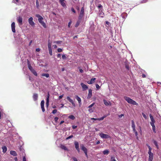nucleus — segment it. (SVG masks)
<instances>
[{
  "instance_id": "obj_1",
  "label": "nucleus",
  "mask_w": 161,
  "mask_h": 161,
  "mask_svg": "<svg viewBox=\"0 0 161 161\" xmlns=\"http://www.w3.org/2000/svg\"><path fill=\"white\" fill-rule=\"evenodd\" d=\"M148 148V153L149 154L148 161H153L154 157L153 153L152 152V148L148 144H146Z\"/></svg>"
},
{
  "instance_id": "obj_2",
  "label": "nucleus",
  "mask_w": 161,
  "mask_h": 161,
  "mask_svg": "<svg viewBox=\"0 0 161 161\" xmlns=\"http://www.w3.org/2000/svg\"><path fill=\"white\" fill-rule=\"evenodd\" d=\"M124 99L126 101L127 103L131 104L138 106V104L135 101L133 100L130 97L124 96Z\"/></svg>"
},
{
  "instance_id": "obj_3",
  "label": "nucleus",
  "mask_w": 161,
  "mask_h": 161,
  "mask_svg": "<svg viewBox=\"0 0 161 161\" xmlns=\"http://www.w3.org/2000/svg\"><path fill=\"white\" fill-rule=\"evenodd\" d=\"M36 16L38 18V21L39 23L44 28H46L47 26L46 23L43 21V18L40 14H36Z\"/></svg>"
},
{
  "instance_id": "obj_4",
  "label": "nucleus",
  "mask_w": 161,
  "mask_h": 161,
  "mask_svg": "<svg viewBox=\"0 0 161 161\" xmlns=\"http://www.w3.org/2000/svg\"><path fill=\"white\" fill-rule=\"evenodd\" d=\"M133 88L135 91L140 94L142 93L141 88L137 85L136 83L134 82L133 83Z\"/></svg>"
},
{
  "instance_id": "obj_5",
  "label": "nucleus",
  "mask_w": 161,
  "mask_h": 161,
  "mask_svg": "<svg viewBox=\"0 0 161 161\" xmlns=\"http://www.w3.org/2000/svg\"><path fill=\"white\" fill-rule=\"evenodd\" d=\"M89 30H90L92 32L94 31L95 28L96 27V25H94V22L92 21H90L89 22Z\"/></svg>"
},
{
  "instance_id": "obj_6",
  "label": "nucleus",
  "mask_w": 161,
  "mask_h": 161,
  "mask_svg": "<svg viewBox=\"0 0 161 161\" xmlns=\"http://www.w3.org/2000/svg\"><path fill=\"white\" fill-rule=\"evenodd\" d=\"M80 147L81 150L84 152L86 157H88V150L87 149L83 144L80 145Z\"/></svg>"
},
{
  "instance_id": "obj_7",
  "label": "nucleus",
  "mask_w": 161,
  "mask_h": 161,
  "mask_svg": "<svg viewBox=\"0 0 161 161\" xmlns=\"http://www.w3.org/2000/svg\"><path fill=\"white\" fill-rule=\"evenodd\" d=\"M19 144L20 145L19 146V151L21 153H24V154H25V150L22 146V145H24L23 142L22 141H20L19 142Z\"/></svg>"
},
{
  "instance_id": "obj_8",
  "label": "nucleus",
  "mask_w": 161,
  "mask_h": 161,
  "mask_svg": "<svg viewBox=\"0 0 161 161\" xmlns=\"http://www.w3.org/2000/svg\"><path fill=\"white\" fill-rule=\"evenodd\" d=\"M84 5L83 7H82L80 14H79V15L78 16V18H79V19H82V18L84 17V15H85V13H84Z\"/></svg>"
},
{
  "instance_id": "obj_9",
  "label": "nucleus",
  "mask_w": 161,
  "mask_h": 161,
  "mask_svg": "<svg viewBox=\"0 0 161 161\" xmlns=\"http://www.w3.org/2000/svg\"><path fill=\"white\" fill-rule=\"evenodd\" d=\"M130 64V62H128L127 60H126L124 62V64L125 68L127 70H130V73L132 74V73L130 70V68L129 66Z\"/></svg>"
},
{
  "instance_id": "obj_10",
  "label": "nucleus",
  "mask_w": 161,
  "mask_h": 161,
  "mask_svg": "<svg viewBox=\"0 0 161 161\" xmlns=\"http://www.w3.org/2000/svg\"><path fill=\"white\" fill-rule=\"evenodd\" d=\"M47 46L49 54L50 55L52 56L53 55L52 50L51 48V45L49 40L48 41Z\"/></svg>"
},
{
  "instance_id": "obj_11",
  "label": "nucleus",
  "mask_w": 161,
  "mask_h": 161,
  "mask_svg": "<svg viewBox=\"0 0 161 161\" xmlns=\"http://www.w3.org/2000/svg\"><path fill=\"white\" fill-rule=\"evenodd\" d=\"M50 96V95L49 93V92H47V97L46 98V106L47 108H48L49 105Z\"/></svg>"
},
{
  "instance_id": "obj_12",
  "label": "nucleus",
  "mask_w": 161,
  "mask_h": 161,
  "mask_svg": "<svg viewBox=\"0 0 161 161\" xmlns=\"http://www.w3.org/2000/svg\"><path fill=\"white\" fill-rule=\"evenodd\" d=\"M99 136L101 137L103 139H108L110 138V136L109 135L105 134L103 133H100Z\"/></svg>"
},
{
  "instance_id": "obj_13",
  "label": "nucleus",
  "mask_w": 161,
  "mask_h": 161,
  "mask_svg": "<svg viewBox=\"0 0 161 161\" xmlns=\"http://www.w3.org/2000/svg\"><path fill=\"white\" fill-rule=\"evenodd\" d=\"M28 22L29 24L32 27L35 26V24L33 21V18L32 17H31L28 19Z\"/></svg>"
},
{
  "instance_id": "obj_14",
  "label": "nucleus",
  "mask_w": 161,
  "mask_h": 161,
  "mask_svg": "<svg viewBox=\"0 0 161 161\" xmlns=\"http://www.w3.org/2000/svg\"><path fill=\"white\" fill-rule=\"evenodd\" d=\"M74 145L75 147L76 150H77L78 152L79 153L80 151L79 147V143L77 141H75L74 142Z\"/></svg>"
},
{
  "instance_id": "obj_15",
  "label": "nucleus",
  "mask_w": 161,
  "mask_h": 161,
  "mask_svg": "<svg viewBox=\"0 0 161 161\" xmlns=\"http://www.w3.org/2000/svg\"><path fill=\"white\" fill-rule=\"evenodd\" d=\"M17 21L19 26L22 25L23 24V19L21 17L19 16L17 18Z\"/></svg>"
},
{
  "instance_id": "obj_16",
  "label": "nucleus",
  "mask_w": 161,
  "mask_h": 161,
  "mask_svg": "<svg viewBox=\"0 0 161 161\" xmlns=\"http://www.w3.org/2000/svg\"><path fill=\"white\" fill-rule=\"evenodd\" d=\"M152 142L155 146L156 148L157 149H159V147L158 144V142H157V141L155 139H153L152 140Z\"/></svg>"
},
{
  "instance_id": "obj_17",
  "label": "nucleus",
  "mask_w": 161,
  "mask_h": 161,
  "mask_svg": "<svg viewBox=\"0 0 161 161\" xmlns=\"http://www.w3.org/2000/svg\"><path fill=\"white\" fill-rule=\"evenodd\" d=\"M66 98L67 100L72 104L74 107H75V104L74 101L71 99L69 96H67Z\"/></svg>"
},
{
  "instance_id": "obj_18",
  "label": "nucleus",
  "mask_w": 161,
  "mask_h": 161,
  "mask_svg": "<svg viewBox=\"0 0 161 161\" xmlns=\"http://www.w3.org/2000/svg\"><path fill=\"white\" fill-rule=\"evenodd\" d=\"M44 101L43 100H42L41 102V107L42 112H44L45 111V109L44 108Z\"/></svg>"
},
{
  "instance_id": "obj_19",
  "label": "nucleus",
  "mask_w": 161,
  "mask_h": 161,
  "mask_svg": "<svg viewBox=\"0 0 161 161\" xmlns=\"http://www.w3.org/2000/svg\"><path fill=\"white\" fill-rule=\"evenodd\" d=\"M11 26L12 31V32L14 33H15L16 32V31H15V23L14 22H13L12 23L11 25Z\"/></svg>"
},
{
  "instance_id": "obj_20",
  "label": "nucleus",
  "mask_w": 161,
  "mask_h": 161,
  "mask_svg": "<svg viewBox=\"0 0 161 161\" xmlns=\"http://www.w3.org/2000/svg\"><path fill=\"white\" fill-rule=\"evenodd\" d=\"M80 85L82 88V90L83 91H86L88 89V86L86 84H84L83 83H80Z\"/></svg>"
},
{
  "instance_id": "obj_21",
  "label": "nucleus",
  "mask_w": 161,
  "mask_h": 161,
  "mask_svg": "<svg viewBox=\"0 0 161 161\" xmlns=\"http://www.w3.org/2000/svg\"><path fill=\"white\" fill-rule=\"evenodd\" d=\"M27 63L28 68L31 71L33 70L34 69L33 68V67L31 66L30 62L29 60H27Z\"/></svg>"
},
{
  "instance_id": "obj_22",
  "label": "nucleus",
  "mask_w": 161,
  "mask_h": 161,
  "mask_svg": "<svg viewBox=\"0 0 161 161\" xmlns=\"http://www.w3.org/2000/svg\"><path fill=\"white\" fill-rule=\"evenodd\" d=\"M33 99L34 101L36 102L38 100V95L37 93H34L33 95Z\"/></svg>"
},
{
  "instance_id": "obj_23",
  "label": "nucleus",
  "mask_w": 161,
  "mask_h": 161,
  "mask_svg": "<svg viewBox=\"0 0 161 161\" xmlns=\"http://www.w3.org/2000/svg\"><path fill=\"white\" fill-rule=\"evenodd\" d=\"M59 3L64 8L66 7V5L64 3L65 0H59Z\"/></svg>"
},
{
  "instance_id": "obj_24",
  "label": "nucleus",
  "mask_w": 161,
  "mask_h": 161,
  "mask_svg": "<svg viewBox=\"0 0 161 161\" xmlns=\"http://www.w3.org/2000/svg\"><path fill=\"white\" fill-rule=\"evenodd\" d=\"M92 90L91 89H89L88 94L87 96V99H89L92 97Z\"/></svg>"
},
{
  "instance_id": "obj_25",
  "label": "nucleus",
  "mask_w": 161,
  "mask_h": 161,
  "mask_svg": "<svg viewBox=\"0 0 161 161\" xmlns=\"http://www.w3.org/2000/svg\"><path fill=\"white\" fill-rule=\"evenodd\" d=\"M82 19H79V18H78V20L77 21V22L75 24V27L77 28L78 26L79 25L80 23L81 22Z\"/></svg>"
},
{
  "instance_id": "obj_26",
  "label": "nucleus",
  "mask_w": 161,
  "mask_h": 161,
  "mask_svg": "<svg viewBox=\"0 0 161 161\" xmlns=\"http://www.w3.org/2000/svg\"><path fill=\"white\" fill-rule=\"evenodd\" d=\"M96 80V78L94 77H93L90 80V81H87V83L89 84H92L94 83Z\"/></svg>"
},
{
  "instance_id": "obj_27",
  "label": "nucleus",
  "mask_w": 161,
  "mask_h": 161,
  "mask_svg": "<svg viewBox=\"0 0 161 161\" xmlns=\"http://www.w3.org/2000/svg\"><path fill=\"white\" fill-rule=\"evenodd\" d=\"M149 117H150L151 120V122H150V124L155 123V119H154V118H153V116H152V114H149Z\"/></svg>"
},
{
  "instance_id": "obj_28",
  "label": "nucleus",
  "mask_w": 161,
  "mask_h": 161,
  "mask_svg": "<svg viewBox=\"0 0 161 161\" xmlns=\"http://www.w3.org/2000/svg\"><path fill=\"white\" fill-rule=\"evenodd\" d=\"M60 148L63 150H64L66 151H69V150L64 145L61 144L60 146Z\"/></svg>"
},
{
  "instance_id": "obj_29",
  "label": "nucleus",
  "mask_w": 161,
  "mask_h": 161,
  "mask_svg": "<svg viewBox=\"0 0 161 161\" xmlns=\"http://www.w3.org/2000/svg\"><path fill=\"white\" fill-rule=\"evenodd\" d=\"M75 97V98L78 101L79 103V105H81V99L80 98L79 96H78V95L76 96Z\"/></svg>"
},
{
  "instance_id": "obj_30",
  "label": "nucleus",
  "mask_w": 161,
  "mask_h": 161,
  "mask_svg": "<svg viewBox=\"0 0 161 161\" xmlns=\"http://www.w3.org/2000/svg\"><path fill=\"white\" fill-rule=\"evenodd\" d=\"M109 150L108 149H105L103 151V153L104 155H107L109 153Z\"/></svg>"
},
{
  "instance_id": "obj_31",
  "label": "nucleus",
  "mask_w": 161,
  "mask_h": 161,
  "mask_svg": "<svg viewBox=\"0 0 161 161\" xmlns=\"http://www.w3.org/2000/svg\"><path fill=\"white\" fill-rule=\"evenodd\" d=\"M97 8L98 11H101L102 10H103V7L101 4H99L97 6Z\"/></svg>"
},
{
  "instance_id": "obj_32",
  "label": "nucleus",
  "mask_w": 161,
  "mask_h": 161,
  "mask_svg": "<svg viewBox=\"0 0 161 161\" xmlns=\"http://www.w3.org/2000/svg\"><path fill=\"white\" fill-rule=\"evenodd\" d=\"M10 153L11 155L14 156H17L16 152L14 151L11 150L10 151Z\"/></svg>"
},
{
  "instance_id": "obj_33",
  "label": "nucleus",
  "mask_w": 161,
  "mask_h": 161,
  "mask_svg": "<svg viewBox=\"0 0 161 161\" xmlns=\"http://www.w3.org/2000/svg\"><path fill=\"white\" fill-rule=\"evenodd\" d=\"M103 101L104 104L106 106H108L111 105V103L110 102H108L105 100H104Z\"/></svg>"
},
{
  "instance_id": "obj_34",
  "label": "nucleus",
  "mask_w": 161,
  "mask_h": 161,
  "mask_svg": "<svg viewBox=\"0 0 161 161\" xmlns=\"http://www.w3.org/2000/svg\"><path fill=\"white\" fill-rule=\"evenodd\" d=\"M150 125L152 127V130L154 133H156V127L154 125V123L150 124Z\"/></svg>"
},
{
  "instance_id": "obj_35",
  "label": "nucleus",
  "mask_w": 161,
  "mask_h": 161,
  "mask_svg": "<svg viewBox=\"0 0 161 161\" xmlns=\"http://www.w3.org/2000/svg\"><path fill=\"white\" fill-rule=\"evenodd\" d=\"M131 127L132 128L133 130L136 129L135 125V124L133 120H131Z\"/></svg>"
},
{
  "instance_id": "obj_36",
  "label": "nucleus",
  "mask_w": 161,
  "mask_h": 161,
  "mask_svg": "<svg viewBox=\"0 0 161 161\" xmlns=\"http://www.w3.org/2000/svg\"><path fill=\"white\" fill-rule=\"evenodd\" d=\"M3 150V153H5L7 151V147L6 146H4L2 147Z\"/></svg>"
},
{
  "instance_id": "obj_37",
  "label": "nucleus",
  "mask_w": 161,
  "mask_h": 161,
  "mask_svg": "<svg viewBox=\"0 0 161 161\" xmlns=\"http://www.w3.org/2000/svg\"><path fill=\"white\" fill-rule=\"evenodd\" d=\"M103 10H102L101 11H99V15L102 18H103L104 17L103 16L104 15V13L103 12Z\"/></svg>"
},
{
  "instance_id": "obj_38",
  "label": "nucleus",
  "mask_w": 161,
  "mask_h": 161,
  "mask_svg": "<svg viewBox=\"0 0 161 161\" xmlns=\"http://www.w3.org/2000/svg\"><path fill=\"white\" fill-rule=\"evenodd\" d=\"M42 76H44L47 78L49 77V75L48 73H42Z\"/></svg>"
},
{
  "instance_id": "obj_39",
  "label": "nucleus",
  "mask_w": 161,
  "mask_h": 161,
  "mask_svg": "<svg viewBox=\"0 0 161 161\" xmlns=\"http://www.w3.org/2000/svg\"><path fill=\"white\" fill-rule=\"evenodd\" d=\"M68 118L72 120H74L75 119V117L72 114H71L69 115L68 116Z\"/></svg>"
},
{
  "instance_id": "obj_40",
  "label": "nucleus",
  "mask_w": 161,
  "mask_h": 161,
  "mask_svg": "<svg viewBox=\"0 0 161 161\" xmlns=\"http://www.w3.org/2000/svg\"><path fill=\"white\" fill-rule=\"evenodd\" d=\"M134 133H135V136L136 137V138L137 139H138V133L136 131V129L134 130H133Z\"/></svg>"
},
{
  "instance_id": "obj_41",
  "label": "nucleus",
  "mask_w": 161,
  "mask_h": 161,
  "mask_svg": "<svg viewBox=\"0 0 161 161\" xmlns=\"http://www.w3.org/2000/svg\"><path fill=\"white\" fill-rule=\"evenodd\" d=\"M105 25L106 27H110L111 25L110 23L108 21H106L105 22Z\"/></svg>"
},
{
  "instance_id": "obj_42",
  "label": "nucleus",
  "mask_w": 161,
  "mask_h": 161,
  "mask_svg": "<svg viewBox=\"0 0 161 161\" xmlns=\"http://www.w3.org/2000/svg\"><path fill=\"white\" fill-rule=\"evenodd\" d=\"M127 16V14L126 13H124L122 14V17L123 19H125Z\"/></svg>"
},
{
  "instance_id": "obj_43",
  "label": "nucleus",
  "mask_w": 161,
  "mask_h": 161,
  "mask_svg": "<svg viewBox=\"0 0 161 161\" xmlns=\"http://www.w3.org/2000/svg\"><path fill=\"white\" fill-rule=\"evenodd\" d=\"M35 76H37L38 75L37 73L34 69L31 71Z\"/></svg>"
},
{
  "instance_id": "obj_44",
  "label": "nucleus",
  "mask_w": 161,
  "mask_h": 161,
  "mask_svg": "<svg viewBox=\"0 0 161 161\" xmlns=\"http://www.w3.org/2000/svg\"><path fill=\"white\" fill-rule=\"evenodd\" d=\"M36 7L37 9H38L39 7V2L38 0H36Z\"/></svg>"
},
{
  "instance_id": "obj_45",
  "label": "nucleus",
  "mask_w": 161,
  "mask_h": 161,
  "mask_svg": "<svg viewBox=\"0 0 161 161\" xmlns=\"http://www.w3.org/2000/svg\"><path fill=\"white\" fill-rule=\"evenodd\" d=\"M142 115L145 119H148V117L144 113L142 112Z\"/></svg>"
},
{
  "instance_id": "obj_46",
  "label": "nucleus",
  "mask_w": 161,
  "mask_h": 161,
  "mask_svg": "<svg viewBox=\"0 0 161 161\" xmlns=\"http://www.w3.org/2000/svg\"><path fill=\"white\" fill-rule=\"evenodd\" d=\"M73 135H71L70 136H69L68 137H67L66 138V140H69V139H71L72 138H73Z\"/></svg>"
},
{
  "instance_id": "obj_47",
  "label": "nucleus",
  "mask_w": 161,
  "mask_h": 161,
  "mask_svg": "<svg viewBox=\"0 0 161 161\" xmlns=\"http://www.w3.org/2000/svg\"><path fill=\"white\" fill-rule=\"evenodd\" d=\"M139 132L140 133V134L141 135H142V128L141 127V126H139Z\"/></svg>"
},
{
  "instance_id": "obj_48",
  "label": "nucleus",
  "mask_w": 161,
  "mask_h": 161,
  "mask_svg": "<svg viewBox=\"0 0 161 161\" xmlns=\"http://www.w3.org/2000/svg\"><path fill=\"white\" fill-rule=\"evenodd\" d=\"M62 41H56L54 42L56 43V44H61L62 43Z\"/></svg>"
},
{
  "instance_id": "obj_49",
  "label": "nucleus",
  "mask_w": 161,
  "mask_h": 161,
  "mask_svg": "<svg viewBox=\"0 0 161 161\" xmlns=\"http://www.w3.org/2000/svg\"><path fill=\"white\" fill-rule=\"evenodd\" d=\"M111 161H117L114 156H112L111 158Z\"/></svg>"
},
{
  "instance_id": "obj_50",
  "label": "nucleus",
  "mask_w": 161,
  "mask_h": 161,
  "mask_svg": "<svg viewBox=\"0 0 161 161\" xmlns=\"http://www.w3.org/2000/svg\"><path fill=\"white\" fill-rule=\"evenodd\" d=\"M57 51L58 52H61L63 51V49L61 48H58L57 49Z\"/></svg>"
},
{
  "instance_id": "obj_51",
  "label": "nucleus",
  "mask_w": 161,
  "mask_h": 161,
  "mask_svg": "<svg viewBox=\"0 0 161 161\" xmlns=\"http://www.w3.org/2000/svg\"><path fill=\"white\" fill-rule=\"evenodd\" d=\"M148 0H142L140 1V3H145L147 2Z\"/></svg>"
},
{
  "instance_id": "obj_52",
  "label": "nucleus",
  "mask_w": 161,
  "mask_h": 161,
  "mask_svg": "<svg viewBox=\"0 0 161 161\" xmlns=\"http://www.w3.org/2000/svg\"><path fill=\"white\" fill-rule=\"evenodd\" d=\"M62 58L63 59H65L67 58V57L66 56V55L63 54L62 55Z\"/></svg>"
},
{
  "instance_id": "obj_53",
  "label": "nucleus",
  "mask_w": 161,
  "mask_h": 161,
  "mask_svg": "<svg viewBox=\"0 0 161 161\" xmlns=\"http://www.w3.org/2000/svg\"><path fill=\"white\" fill-rule=\"evenodd\" d=\"M95 104V103L94 102L92 104H91V105H89V106L88 107V108H92L94 105Z\"/></svg>"
},
{
  "instance_id": "obj_54",
  "label": "nucleus",
  "mask_w": 161,
  "mask_h": 161,
  "mask_svg": "<svg viewBox=\"0 0 161 161\" xmlns=\"http://www.w3.org/2000/svg\"><path fill=\"white\" fill-rule=\"evenodd\" d=\"M71 11L72 12H73L74 14H75L76 13V11L75 10V9L73 8L72 7L71 8Z\"/></svg>"
},
{
  "instance_id": "obj_55",
  "label": "nucleus",
  "mask_w": 161,
  "mask_h": 161,
  "mask_svg": "<svg viewBox=\"0 0 161 161\" xmlns=\"http://www.w3.org/2000/svg\"><path fill=\"white\" fill-rule=\"evenodd\" d=\"M96 87L97 90H99L100 88V86L97 84H96Z\"/></svg>"
},
{
  "instance_id": "obj_56",
  "label": "nucleus",
  "mask_w": 161,
  "mask_h": 161,
  "mask_svg": "<svg viewBox=\"0 0 161 161\" xmlns=\"http://www.w3.org/2000/svg\"><path fill=\"white\" fill-rule=\"evenodd\" d=\"M100 143V140H97V141L94 144H95V145H98V144H99Z\"/></svg>"
},
{
  "instance_id": "obj_57",
  "label": "nucleus",
  "mask_w": 161,
  "mask_h": 161,
  "mask_svg": "<svg viewBox=\"0 0 161 161\" xmlns=\"http://www.w3.org/2000/svg\"><path fill=\"white\" fill-rule=\"evenodd\" d=\"M58 117H56L54 118V120L55 123H57L58 122Z\"/></svg>"
},
{
  "instance_id": "obj_58",
  "label": "nucleus",
  "mask_w": 161,
  "mask_h": 161,
  "mask_svg": "<svg viewBox=\"0 0 161 161\" xmlns=\"http://www.w3.org/2000/svg\"><path fill=\"white\" fill-rule=\"evenodd\" d=\"M71 23H72V21L71 20H70V21L68 23V27L69 28L70 27Z\"/></svg>"
},
{
  "instance_id": "obj_59",
  "label": "nucleus",
  "mask_w": 161,
  "mask_h": 161,
  "mask_svg": "<svg viewBox=\"0 0 161 161\" xmlns=\"http://www.w3.org/2000/svg\"><path fill=\"white\" fill-rule=\"evenodd\" d=\"M57 109H54L52 111V113L53 114H55L57 112Z\"/></svg>"
},
{
  "instance_id": "obj_60",
  "label": "nucleus",
  "mask_w": 161,
  "mask_h": 161,
  "mask_svg": "<svg viewBox=\"0 0 161 161\" xmlns=\"http://www.w3.org/2000/svg\"><path fill=\"white\" fill-rule=\"evenodd\" d=\"M88 111L90 113H92L93 112V109L92 108H89V109H88Z\"/></svg>"
},
{
  "instance_id": "obj_61",
  "label": "nucleus",
  "mask_w": 161,
  "mask_h": 161,
  "mask_svg": "<svg viewBox=\"0 0 161 161\" xmlns=\"http://www.w3.org/2000/svg\"><path fill=\"white\" fill-rule=\"evenodd\" d=\"M22 161H26V159L25 155L23 156L22 158Z\"/></svg>"
},
{
  "instance_id": "obj_62",
  "label": "nucleus",
  "mask_w": 161,
  "mask_h": 161,
  "mask_svg": "<svg viewBox=\"0 0 161 161\" xmlns=\"http://www.w3.org/2000/svg\"><path fill=\"white\" fill-rule=\"evenodd\" d=\"M72 128L73 130L75 129L76 128H77V125H72Z\"/></svg>"
},
{
  "instance_id": "obj_63",
  "label": "nucleus",
  "mask_w": 161,
  "mask_h": 161,
  "mask_svg": "<svg viewBox=\"0 0 161 161\" xmlns=\"http://www.w3.org/2000/svg\"><path fill=\"white\" fill-rule=\"evenodd\" d=\"M124 114H121L118 115V117L119 118H121L123 116H124Z\"/></svg>"
},
{
  "instance_id": "obj_64",
  "label": "nucleus",
  "mask_w": 161,
  "mask_h": 161,
  "mask_svg": "<svg viewBox=\"0 0 161 161\" xmlns=\"http://www.w3.org/2000/svg\"><path fill=\"white\" fill-rule=\"evenodd\" d=\"M104 119L103 118V117H101L98 118V120L100 121V120H103Z\"/></svg>"
}]
</instances>
